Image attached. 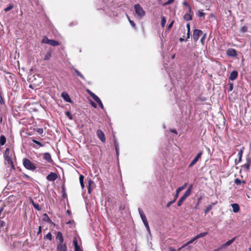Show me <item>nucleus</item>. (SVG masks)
<instances>
[{
    "label": "nucleus",
    "instance_id": "58836bf2",
    "mask_svg": "<svg viewBox=\"0 0 251 251\" xmlns=\"http://www.w3.org/2000/svg\"><path fill=\"white\" fill-rule=\"evenodd\" d=\"M46 238L51 240L52 239V235L50 232H49L45 237Z\"/></svg>",
    "mask_w": 251,
    "mask_h": 251
},
{
    "label": "nucleus",
    "instance_id": "bb28decb",
    "mask_svg": "<svg viewBox=\"0 0 251 251\" xmlns=\"http://www.w3.org/2000/svg\"><path fill=\"white\" fill-rule=\"evenodd\" d=\"M166 23V19L164 16L161 17V25L162 27H164Z\"/></svg>",
    "mask_w": 251,
    "mask_h": 251
},
{
    "label": "nucleus",
    "instance_id": "a878e982",
    "mask_svg": "<svg viewBox=\"0 0 251 251\" xmlns=\"http://www.w3.org/2000/svg\"><path fill=\"white\" fill-rule=\"evenodd\" d=\"M83 179H84V176L82 175H80L79 176V181L81 185V186L82 189L84 187V185L83 183Z\"/></svg>",
    "mask_w": 251,
    "mask_h": 251
},
{
    "label": "nucleus",
    "instance_id": "e433bc0d",
    "mask_svg": "<svg viewBox=\"0 0 251 251\" xmlns=\"http://www.w3.org/2000/svg\"><path fill=\"white\" fill-rule=\"evenodd\" d=\"M50 39H49L47 37H45L43 40H42V43H46V44H49V42H50Z\"/></svg>",
    "mask_w": 251,
    "mask_h": 251
},
{
    "label": "nucleus",
    "instance_id": "a19ab883",
    "mask_svg": "<svg viewBox=\"0 0 251 251\" xmlns=\"http://www.w3.org/2000/svg\"><path fill=\"white\" fill-rule=\"evenodd\" d=\"M114 146H115V149L119 148L118 143L115 138L114 139Z\"/></svg>",
    "mask_w": 251,
    "mask_h": 251
},
{
    "label": "nucleus",
    "instance_id": "2f4dec72",
    "mask_svg": "<svg viewBox=\"0 0 251 251\" xmlns=\"http://www.w3.org/2000/svg\"><path fill=\"white\" fill-rule=\"evenodd\" d=\"M234 183L237 185H240L241 183H245L244 181H241L238 178H236L234 180Z\"/></svg>",
    "mask_w": 251,
    "mask_h": 251
},
{
    "label": "nucleus",
    "instance_id": "69168bd1",
    "mask_svg": "<svg viewBox=\"0 0 251 251\" xmlns=\"http://www.w3.org/2000/svg\"><path fill=\"white\" fill-rule=\"evenodd\" d=\"M0 103H3V100L2 97L0 95Z\"/></svg>",
    "mask_w": 251,
    "mask_h": 251
},
{
    "label": "nucleus",
    "instance_id": "7c9ffc66",
    "mask_svg": "<svg viewBox=\"0 0 251 251\" xmlns=\"http://www.w3.org/2000/svg\"><path fill=\"white\" fill-rule=\"evenodd\" d=\"M32 203L35 209H36V210H40L41 208L39 206V205L37 203H35L34 202V201H32Z\"/></svg>",
    "mask_w": 251,
    "mask_h": 251
},
{
    "label": "nucleus",
    "instance_id": "79ce46f5",
    "mask_svg": "<svg viewBox=\"0 0 251 251\" xmlns=\"http://www.w3.org/2000/svg\"><path fill=\"white\" fill-rule=\"evenodd\" d=\"M176 199L175 197V199L173 201H169L167 204V207H169L176 201Z\"/></svg>",
    "mask_w": 251,
    "mask_h": 251
},
{
    "label": "nucleus",
    "instance_id": "6ab92c4d",
    "mask_svg": "<svg viewBox=\"0 0 251 251\" xmlns=\"http://www.w3.org/2000/svg\"><path fill=\"white\" fill-rule=\"evenodd\" d=\"M192 188H193V185H192V184H191L189 186L188 189L186 191V192H185V193L183 195L186 196L187 197H188L191 193Z\"/></svg>",
    "mask_w": 251,
    "mask_h": 251
},
{
    "label": "nucleus",
    "instance_id": "cd10ccee",
    "mask_svg": "<svg viewBox=\"0 0 251 251\" xmlns=\"http://www.w3.org/2000/svg\"><path fill=\"white\" fill-rule=\"evenodd\" d=\"M184 18L187 21H190L192 19V16L189 14H186L184 16Z\"/></svg>",
    "mask_w": 251,
    "mask_h": 251
},
{
    "label": "nucleus",
    "instance_id": "6e6d98bb",
    "mask_svg": "<svg viewBox=\"0 0 251 251\" xmlns=\"http://www.w3.org/2000/svg\"><path fill=\"white\" fill-rule=\"evenodd\" d=\"M188 197L183 195L180 199L184 201Z\"/></svg>",
    "mask_w": 251,
    "mask_h": 251
},
{
    "label": "nucleus",
    "instance_id": "ea45409f",
    "mask_svg": "<svg viewBox=\"0 0 251 251\" xmlns=\"http://www.w3.org/2000/svg\"><path fill=\"white\" fill-rule=\"evenodd\" d=\"M126 16H127V18L128 19L129 22L130 24V25H131V26H133V27H134L135 26V24L134 23V22L129 19V17L127 15H126Z\"/></svg>",
    "mask_w": 251,
    "mask_h": 251
},
{
    "label": "nucleus",
    "instance_id": "a211bd4d",
    "mask_svg": "<svg viewBox=\"0 0 251 251\" xmlns=\"http://www.w3.org/2000/svg\"><path fill=\"white\" fill-rule=\"evenodd\" d=\"M244 150V147H243L239 151L238 154V158H239L238 163H239V162H240L242 161V155H243V153Z\"/></svg>",
    "mask_w": 251,
    "mask_h": 251
},
{
    "label": "nucleus",
    "instance_id": "052dcab7",
    "mask_svg": "<svg viewBox=\"0 0 251 251\" xmlns=\"http://www.w3.org/2000/svg\"><path fill=\"white\" fill-rule=\"evenodd\" d=\"M91 104L92 105V106L94 107V108L97 107V104L94 102L92 101Z\"/></svg>",
    "mask_w": 251,
    "mask_h": 251
},
{
    "label": "nucleus",
    "instance_id": "20e7f679",
    "mask_svg": "<svg viewBox=\"0 0 251 251\" xmlns=\"http://www.w3.org/2000/svg\"><path fill=\"white\" fill-rule=\"evenodd\" d=\"M23 165L24 167L28 170L34 171L36 169V167L29 159L24 158L23 159Z\"/></svg>",
    "mask_w": 251,
    "mask_h": 251
},
{
    "label": "nucleus",
    "instance_id": "e2e57ef3",
    "mask_svg": "<svg viewBox=\"0 0 251 251\" xmlns=\"http://www.w3.org/2000/svg\"><path fill=\"white\" fill-rule=\"evenodd\" d=\"M41 231H42V229H41V226H39V230H38V231L37 232V234H39L40 233H41Z\"/></svg>",
    "mask_w": 251,
    "mask_h": 251
},
{
    "label": "nucleus",
    "instance_id": "5fc2aeb1",
    "mask_svg": "<svg viewBox=\"0 0 251 251\" xmlns=\"http://www.w3.org/2000/svg\"><path fill=\"white\" fill-rule=\"evenodd\" d=\"M200 201H201V199L200 198V199H198V202L196 204V206L195 207V209H197L198 208V206H199V204L200 203Z\"/></svg>",
    "mask_w": 251,
    "mask_h": 251
},
{
    "label": "nucleus",
    "instance_id": "9b49d317",
    "mask_svg": "<svg viewBox=\"0 0 251 251\" xmlns=\"http://www.w3.org/2000/svg\"><path fill=\"white\" fill-rule=\"evenodd\" d=\"M61 96L66 101L68 102H72V100L70 98L69 95L66 92H62L61 94Z\"/></svg>",
    "mask_w": 251,
    "mask_h": 251
},
{
    "label": "nucleus",
    "instance_id": "b1692460",
    "mask_svg": "<svg viewBox=\"0 0 251 251\" xmlns=\"http://www.w3.org/2000/svg\"><path fill=\"white\" fill-rule=\"evenodd\" d=\"M51 56V52L49 51L45 55L44 58V60H49Z\"/></svg>",
    "mask_w": 251,
    "mask_h": 251
},
{
    "label": "nucleus",
    "instance_id": "c85d7f7f",
    "mask_svg": "<svg viewBox=\"0 0 251 251\" xmlns=\"http://www.w3.org/2000/svg\"><path fill=\"white\" fill-rule=\"evenodd\" d=\"M74 71L77 75L79 76V77H80L82 79H83L84 80L85 79L84 76L77 70L74 69Z\"/></svg>",
    "mask_w": 251,
    "mask_h": 251
},
{
    "label": "nucleus",
    "instance_id": "4468645a",
    "mask_svg": "<svg viewBox=\"0 0 251 251\" xmlns=\"http://www.w3.org/2000/svg\"><path fill=\"white\" fill-rule=\"evenodd\" d=\"M187 186V183H185L182 186L178 187L176 190V193L175 195L176 199L178 196V195L181 191L184 189Z\"/></svg>",
    "mask_w": 251,
    "mask_h": 251
},
{
    "label": "nucleus",
    "instance_id": "3c124183",
    "mask_svg": "<svg viewBox=\"0 0 251 251\" xmlns=\"http://www.w3.org/2000/svg\"><path fill=\"white\" fill-rule=\"evenodd\" d=\"M183 202V201L180 199L179 200V201H178L177 206H180L182 205Z\"/></svg>",
    "mask_w": 251,
    "mask_h": 251
},
{
    "label": "nucleus",
    "instance_id": "f3484780",
    "mask_svg": "<svg viewBox=\"0 0 251 251\" xmlns=\"http://www.w3.org/2000/svg\"><path fill=\"white\" fill-rule=\"evenodd\" d=\"M233 211L235 213L238 212L240 210V207L237 203H233L231 204Z\"/></svg>",
    "mask_w": 251,
    "mask_h": 251
},
{
    "label": "nucleus",
    "instance_id": "f704fd0d",
    "mask_svg": "<svg viewBox=\"0 0 251 251\" xmlns=\"http://www.w3.org/2000/svg\"><path fill=\"white\" fill-rule=\"evenodd\" d=\"M214 204L213 203L211 205H210L209 206H208L205 209V210H204V212L205 213H208L210 210H211L212 209V205H213Z\"/></svg>",
    "mask_w": 251,
    "mask_h": 251
},
{
    "label": "nucleus",
    "instance_id": "4be33fe9",
    "mask_svg": "<svg viewBox=\"0 0 251 251\" xmlns=\"http://www.w3.org/2000/svg\"><path fill=\"white\" fill-rule=\"evenodd\" d=\"M94 100L99 104V105H100V107L101 109H103V105L102 104V103L98 96L96 98H95V99Z\"/></svg>",
    "mask_w": 251,
    "mask_h": 251
},
{
    "label": "nucleus",
    "instance_id": "6e6552de",
    "mask_svg": "<svg viewBox=\"0 0 251 251\" xmlns=\"http://www.w3.org/2000/svg\"><path fill=\"white\" fill-rule=\"evenodd\" d=\"M226 54L228 56L231 57H235L237 55L236 50L232 48L227 50Z\"/></svg>",
    "mask_w": 251,
    "mask_h": 251
},
{
    "label": "nucleus",
    "instance_id": "774afa93",
    "mask_svg": "<svg viewBox=\"0 0 251 251\" xmlns=\"http://www.w3.org/2000/svg\"><path fill=\"white\" fill-rule=\"evenodd\" d=\"M88 192L89 193H91V190H90V183L89 184V186H88Z\"/></svg>",
    "mask_w": 251,
    "mask_h": 251
},
{
    "label": "nucleus",
    "instance_id": "4d7b16f0",
    "mask_svg": "<svg viewBox=\"0 0 251 251\" xmlns=\"http://www.w3.org/2000/svg\"><path fill=\"white\" fill-rule=\"evenodd\" d=\"M174 1V0H168V1L166 2V5L170 4L172 3V2H173Z\"/></svg>",
    "mask_w": 251,
    "mask_h": 251
},
{
    "label": "nucleus",
    "instance_id": "13d9d810",
    "mask_svg": "<svg viewBox=\"0 0 251 251\" xmlns=\"http://www.w3.org/2000/svg\"><path fill=\"white\" fill-rule=\"evenodd\" d=\"M115 150H116V156L117 157H118L119 155V148L115 149Z\"/></svg>",
    "mask_w": 251,
    "mask_h": 251
},
{
    "label": "nucleus",
    "instance_id": "412c9836",
    "mask_svg": "<svg viewBox=\"0 0 251 251\" xmlns=\"http://www.w3.org/2000/svg\"><path fill=\"white\" fill-rule=\"evenodd\" d=\"M235 237L232 238L231 240L226 242L225 244L222 245V248H225L226 247L230 245L235 240Z\"/></svg>",
    "mask_w": 251,
    "mask_h": 251
},
{
    "label": "nucleus",
    "instance_id": "72a5a7b5",
    "mask_svg": "<svg viewBox=\"0 0 251 251\" xmlns=\"http://www.w3.org/2000/svg\"><path fill=\"white\" fill-rule=\"evenodd\" d=\"M13 8V5L11 4H9L6 8L4 9L5 12H8Z\"/></svg>",
    "mask_w": 251,
    "mask_h": 251
},
{
    "label": "nucleus",
    "instance_id": "bf43d9fd",
    "mask_svg": "<svg viewBox=\"0 0 251 251\" xmlns=\"http://www.w3.org/2000/svg\"><path fill=\"white\" fill-rule=\"evenodd\" d=\"M4 225H5V223L2 221L0 220V227L3 226H4Z\"/></svg>",
    "mask_w": 251,
    "mask_h": 251
},
{
    "label": "nucleus",
    "instance_id": "c756f323",
    "mask_svg": "<svg viewBox=\"0 0 251 251\" xmlns=\"http://www.w3.org/2000/svg\"><path fill=\"white\" fill-rule=\"evenodd\" d=\"M87 92L94 100L95 99V98L97 97V95H96L94 93H93L89 89L87 90Z\"/></svg>",
    "mask_w": 251,
    "mask_h": 251
},
{
    "label": "nucleus",
    "instance_id": "4c0bfd02",
    "mask_svg": "<svg viewBox=\"0 0 251 251\" xmlns=\"http://www.w3.org/2000/svg\"><path fill=\"white\" fill-rule=\"evenodd\" d=\"M32 141H33V143L36 144L37 145H39L40 147H43L44 146V145L42 144L41 142H40L38 141H37L36 140H33Z\"/></svg>",
    "mask_w": 251,
    "mask_h": 251
},
{
    "label": "nucleus",
    "instance_id": "dca6fc26",
    "mask_svg": "<svg viewBox=\"0 0 251 251\" xmlns=\"http://www.w3.org/2000/svg\"><path fill=\"white\" fill-rule=\"evenodd\" d=\"M237 76L238 72L236 71H233L230 73L229 78L231 80H234L237 78Z\"/></svg>",
    "mask_w": 251,
    "mask_h": 251
},
{
    "label": "nucleus",
    "instance_id": "603ef678",
    "mask_svg": "<svg viewBox=\"0 0 251 251\" xmlns=\"http://www.w3.org/2000/svg\"><path fill=\"white\" fill-rule=\"evenodd\" d=\"M66 114L70 119H72V115L70 112H69V111L66 112Z\"/></svg>",
    "mask_w": 251,
    "mask_h": 251
},
{
    "label": "nucleus",
    "instance_id": "c03bdc74",
    "mask_svg": "<svg viewBox=\"0 0 251 251\" xmlns=\"http://www.w3.org/2000/svg\"><path fill=\"white\" fill-rule=\"evenodd\" d=\"M190 243H188V242H187L186 243L184 244L182 247H181L180 248H179L178 250V251H180L182 249H183V248L186 247L187 246H188V245H189Z\"/></svg>",
    "mask_w": 251,
    "mask_h": 251
},
{
    "label": "nucleus",
    "instance_id": "f8f14e48",
    "mask_svg": "<svg viewBox=\"0 0 251 251\" xmlns=\"http://www.w3.org/2000/svg\"><path fill=\"white\" fill-rule=\"evenodd\" d=\"M56 240H58V243H63L64 241L62 234L61 232L58 231L56 235Z\"/></svg>",
    "mask_w": 251,
    "mask_h": 251
},
{
    "label": "nucleus",
    "instance_id": "864d4df0",
    "mask_svg": "<svg viewBox=\"0 0 251 251\" xmlns=\"http://www.w3.org/2000/svg\"><path fill=\"white\" fill-rule=\"evenodd\" d=\"M206 34H204L203 36V37L201 38V42L202 43H203V42H204V40L206 37Z\"/></svg>",
    "mask_w": 251,
    "mask_h": 251
},
{
    "label": "nucleus",
    "instance_id": "a18cd8bd",
    "mask_svg": "<svg viewBox=\"0 0 251 251\" xmlns=\"http://www.w3.org/2000/svg\"><path fill=\"white\" fill-rule=\"evenodd\" d=\"M174 23V21H172L170 24L169 25H168V29H169L170 28H172V26L173 25V24Z\"/></svg>",
    "mask_w": 251,
    "mask_h": 251
},
{
    "label": "nucleus",
    "instance_id": "ddd939ff",
    "mask_svg": "<svg viewBox=\"0 0 251 251\" xmlns=\"http://www.w3.org/2000/svg\"><path fill=\"white\" fill-rule=\"evenodd\" d=\"M251 163V159L248 157L246 158V163L242 166V167L247 170H249Z\"/></svg>",
    "mask_w": 251,
    "mask_h": 251
},
{
    "label": "nucleus",
    "instance_id": "49530a36",
    "mask_svg": "<svg viewBox=\"0 0 251 251\" xmlns=\"http://www.w3.org/2000/svg\"><path fill=\"white\" fill-rule=\"evenodd\" d=\"M229 91H232L233 89V84L232 83H229Z\"/></svg>",
    "mask_w": 251,
    "mask_h": 251
},
{
    "label": "nucleus",
    "instance_id": "680f3d73",
    "mask_svg": "<svg viewBox=\"0 0 251 251\" xmlns=\"http://www.w3.org/2000/svg\"><path fill=\"white\" fill-rule=\"evenodd\" d=\"M186 27L187 28V31H190V25L189 24H187L186 25Z\"/></svg>",
    "mask_w": 251,
    "mask_h": 251
},
{
    "label": "nucleus",
    "instance_id": "1a4fd4ad",
    "mask_svg": "<svg viewBox=\"0 0 251 251\" xmlns=\"http://www.w3.org/2000/svg\"><path fill=\"white\" fill-rule=\"evenodd\" d=\"M57 251H67V247L65 244L58 243L57 245Z\"/></svg>",
    "mask_w": 251,
    "mask_h": 251
},
{
    "label": "nucleus",
    "instance_id": "9d476101",
    "mask_svg": "<svg viewBox=\"0 0 251 251\" xmlns=\"http://www.w3.org/2000/svg\"><path fill=\"white\" fill-rule=\"evenodd\" d=\"M57 177V175L54 173H50L47 176V179L49 181H54Z\"/></svg>",
    "mask_w": 251,
    "mask_h": 251
},
{
    "label": "nucleus",
    "instance_id": "39448f33",
    "mask_svg": "<svg viewBox=\"0 0 251 251\" xmlns=\"http://www.w3.org/2000/svg\"><path fill=\"white\" fill-rule=\"evenodd\" d=\"M202 34V31L200 29H195L193 32V38L195 41H198L200 36Z\"/></svg>",
    "mask_w": 251,
    "mask_h": 251
},
{
    "label": "nucleus",
    "instance_id": "393cba45",
    "mask_svg": "<svg viewBox=\"0 0 251 251\" xmlns=\"http://www.w3.org/2000/svg\"><path fill=\"white\" fill-rule=\"evenodd\" d=\"M49 45H50L52 46H56L59 45L58 42L54 40H50Z\"/></svg>",
    "mask_w": 251,
    "mask_h": 251
},
{
    "label": "nucleus",
    "instance_id": "423d86ee",
    "mask_svg": "<svg viewBox=\"0 0 251 251\" xmlns=\"http://www.w3.org/2000/svg\"><path fill=\"white\" fill-rule=\"evenodd\" d=\"M202 154V152L201 151H200L196 155V156L194 158V159L192 161V162L189 165V167H192L198 162L199 159L201 157Z\"/></svg>",
    "mask_w": 251,
    "mask_h": 251
},
{
    "label": "nucleus",
    "instance_id": "8fccbe9b",
    "mask_svg": "<svg viewBox=\"0 0 251 251\" xmlns=\"http://www.w3.org/2000/svg\"><path fill=\"white\" fill-rule=\"evenodd\" d=\"M3 209L2 207L0 208V219L3 218L4 217V214H3L2 216L1 215V214L2 212L3 211Z\"/></svg>",
    "mask_w": 251,
    "mask_h": 251
},
{
    "label": "nucleus",
    "instance_id": "37998d69",
    "mask_svg": "<svg viewBox=\"0 0 251 251\" xmlns=\"http://www.w3.org/2000/svg\"><path fill=\"white\" fill-rule=\"evenodd\" d=\"M197 239H198V238H197V236H196L195 237L193 238L191 240H190L189 241H188V243L191 244Z\"/></svg>",
    "mask_w": 251,
    "mask_h": 251
},
{
    "label": "nucleus",
    "instance_id": "09e8293b",
    "mask_svg": "<svg viewBox=\"0 0 251 251\" xmlns=\"http://www.w3.org/2000/svg\"><path fill=\"white\" fill-rule=\"evenodd\" d=\"M37 131L39 134H42L43 133L44 130L43 128H38L37 130Z\"/></svg>",
    "mask_w": 251,
    "mask_h": 251
},
{
    "label": "nucleus",
    "instance_id": "c9c22d12",
    "mask_svg": "<svg viewBox=\"0 0 251 251\" xmlns=\"http://www.w3.org/2000/svg\"><path fill=\"white\" fill-rule=\"evenodd\" d=\"M198 15L199 17H204L205 13L202 11V10L199 11Z\"/></svg>",
    "mask_w": 251,
    "mask_h": 251
},
{
    "label": "nucleus",
    "instance_id": "473e14b6",
    "mask_svg": "<svg viewBox=\"0 0 251 251\" xmlns=\"http://www.w3.org/2000/svg\"><path fill=\"white\" fill-rule=\"evenodd\" d=\"M207 234V232H205L201 233L198 234L196 236L198 239L200 238H201V237H203L206 236Z\"/></svg>",
    "mask_w": 251,
    "mask_h": 251
},
{
    "label": "nucleus",
    "instance_id": "7ed1b4c3",
    "mask_svg": "<svg viewBox=\"0 0 251 251\" xmlns=\"http://www.w3.org/2000/svg\"><path fill=\"white\" fill-rule=\"evenodd\" d=\"M138 211L145 226L146 227L147 231L150 233V229L146 215H145L143 211L141 208H138Z\"/></svg>",
    "mask_w": 251,
    "mask_h": 251
},
{
    "label": "nucleus",
    "instance_id": "f03ea898",
    "mask_svg": "<svg viewBox=\"0 0 251 251\" xmlns=\"http://www.w3.org/2000/svg\"><path fill=\"white\" fill-rule=\"evenodd\" d=\"M135 13L138 17L140 19L145 15V11L143 10V8L139 4H136L134 6Z\"/></svg>",
    "mask_w": 251,
    "mask_h": 251
},
{
    "label": "nucleus",
    "instance_id": "0eeeda50",
    "mask_svg": "<svg viewBox=\"0 0 251 251\" xmlns=\"http://www.w3.org/2000/svg\"><path fill=\"white\" fill-rule=\"evenodd\" d=\"M97 135L102 142L104 143L105 142V135L101 130H97Z\"/></svg>",
    "mask_w": 251,
    "mask_h": 251
},
{
    "label": "nucleus",
    "instance_id": "2eb2a0df",
    "mask_svg": "<svg viewBox=\"0 0 251 251\" xmlns=\"http://www.w3.org/2000/svg\"><path fill=\"white\" fill-rule=\"evenodd\" d=\"M44 158L48 162L51 163L52 162V160L50 154L46 152L44 154Z\"/></svg>",
    "mask_w": 251,
    "mask_h": 251
},
{
    "label": "nucleus",
    "instance_id": "aec40b11",
    "mask_svg": "<svg viewBox=\"0 0 251 251\" xmlns=\"http://www.w3.org/2000/svg\"><path fill=\"white\" fill-rule=\"evenodd\" d=\"M73 243L75 246V251H82L80 247L78 245L76 239H75Z\"/></svg>",
    "mask_w": 251,
    "mask_h": 251
},
{
    "label": "nucleus",
    "instance_id": "f257e3e1",
    "mask_svg": "<svg viewBox=\"0 0 251 251\" xmlns=\"http://www.w3.org/2000/svg\"><path fill=\"white\" fill-rule=\"evenodd\" d=\"M13 153V151L12 150H10L9 148H6L4 153L3 156L4 160L7 161L8 164H10L11 167L14 168V167L12 158Z\"/></svg>",
    "mask_w": 251,
    "mask_h": 251
},
{
    "label": "nucleus",
    "instance_id": "0e129e2a",
    "mask_svg": "<svg viewBox=\"0 0 251 251\" xmlns=\"http://www.w3.org/2000/svg\"><path fill=\"white\" fill-rule=\"evenodd\" d=\"M190 34V31H187V38H189Z\"/></svg>",
    "mask_w": 251,
    "mask_h": 251
},
{
    "label": "nucleus",
    "instance_id": "338daca9",
    "mask_svg": "<svg viewBox=\"0 0 251 251\" xmlns=\"http://www.w3.org/2000/svg\"><path fill=\"white\" fill-rule=\"evenodd\" d=\"M171 131V132H172L173 133H175V134H177V132H176V129H172Z\"/></svg>",
    "mask_w": 251,
    "mask_h": 251
},
{
    "label": "nucleus",
    "instance_id": "de8ad7c7",
    "mask_svg": "<svg viewBox=\"0 0 251 251\" xmlns=\"http://www.w3.org/2000/svg\"><path fill=\"white\" fill-rule=\"evenodd\" d=\"M183 4L188 6V7H189V11L190 12L191 11V8L190 6L189 5V4L187 2L184 1L183 2Z\"/></svg>",
    "mask_w": 251,
    "mask_h": 251
},
{
    "label": "nucleus",
    "instance_id": "5701e85b",
    "mask_svg": "<svg viewBox=\"0 0 251 251\" xmlns=\"http://www.w3.org/2000/svg\"><path fill=\"white\" fill-rule=\"evenodd\" d=\"M6 142V138L4 135H1L0 136V145L1 146L4 145Z\"/></svg>",
    "mask_w": 251,
    "mask_h": 251
}]
</instances>
